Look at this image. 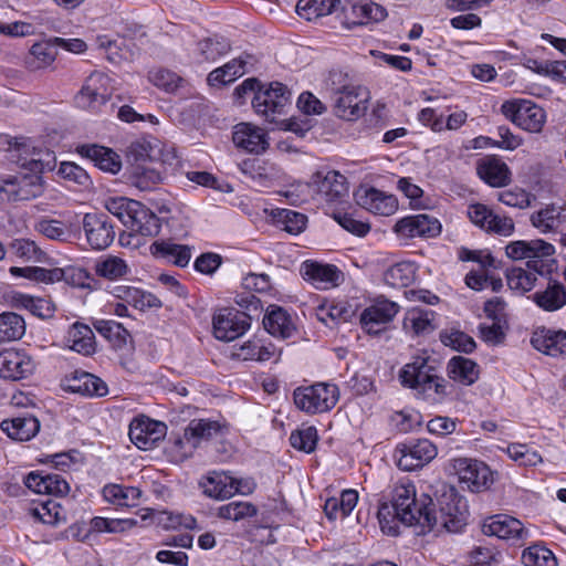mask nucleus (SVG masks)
Here are the masks:
<instances>
[{
    "mask_svg": "<svg viewBox=\"0 0 566 566\" xmlns=\"http://www.w3.org/2000/svg\"><path fill=\"white\" fill-rule=\"evenodd\" d=\"M32 514L42 523L50 525H56L64 522L66 518L65 511L62 509L61 504L51 499L42 501L35 505L32 509Z\"/></svg>",
    "mask_w": 566,
    "mask_h": 566,
    "instance_id": "49",
    "label": "nucleus"
},
{
    "mask_svg": "<svg viewBox=\"0 0 566 566\" xmlns=\"http://www.w3.org/2000/svg\"><path fill=\"white\" fill-rule=\"evenodd\" d=\"M291 93L279 82L270 84L268 88H259L253 95L252 106L255 112L272 122L275 114H281L290 105Z\"/></svg>",
    "mask_w": 566,
    "mask_h": 566,
    "instance_id": "10",
    "label": "nucleus"
},
{
    "mask_svg": "<svg viewBox=\"0 0 566 566\" xmlns=\"http://www.w3.org/2000/svg\"><path fill=\"white\" fill-rule=\"evenodd\" d=\"M522 562L525 566H557L554 554L541 545L526 548L522 554Z\"/></svg>",
    "mask_w": 566,
    "mask_h": 566,
    "instance_id": "54",
    "label": "nucleus"
},
{
    "mask_svg": "<svg viewBox=\"0 0 566 566\" xmlns=\"http://www.w3.org/2000/svg\"><path fill=\"white\" fill-rule=\"evenodd\" d=\"M356 23L367 24L369 22H378L385 19L386 10L381 6L370 1H359L352 7Z\"/></svg>",
    "mask_w": 566,
    "mask_h": 566,
    "instance_id": "51",
    "label": "nucleus"
},
{
    "mask_svg": "<svg viewBox=\"0 0 566 566\" xmlns=\"http://www.w3.org/2000/svg\"><path fill=\"white\" fill-rule=\"evenodd\" d=\"M339 3L340 0H298L296 12L301 18L313 21L332 14Z\"/></svg>",
    "mask_w": 566,
    "mask_h": 566,
    "instance_id": "37",
    "label": "nucleus"
},
{
    "mask_svg": "<svg viewBox=\"0 0 566 566\" xmlns=\"http://www.w3.org/2000/svg\"><path fill=\"white\" fill-rule=\"evenodd\" d=\"M128 434L138 449L151 450L166 437L167 426L143 416L132 421Z\"/></svg>",
    "mask_w": 566,
    "mask_h": 566,
    "instance_id": "12",
    "label": "nucleus"
},
{
    "mask_svg": "<svg viewBox=\"0 0 566 566\" xmlns=\"http://www.w3.org/2000/svg\"><path fill=\"white\" fill-rule=\"evenodd\" d=\"M77 151L103 171L117 174L122 168L119 155L111 148L99 145H82L77 148Z\"/></svg>",
    "mask_w": 566,
    "mask_h": 566,
    "instance_id": "24",
    "label": "nucleus"
},
{
    "mask_svg": "<svg viewBox=\"0 0 566 566\" xmlns=\"http://www.w3.org/2000/svg\"><path fill=\"white\" fill-rule=\"evenodd\" d=\"M293 399L295 406L308 415L323 413L336 406L339 400V389L335 384L317 382L296 388Z\"/></svg>",
    "mask_w": 566,
    "mask_h": 566,
    "instance_id": "4",
    "label": "nucleus"
},
{
    "mask_svg": "<svg viewBox=\"0 0 566 566\" xmlns=\"http://www.w3.org/2000/svg\"><path fill=\"white\" fill-rule=\"evenodd\" d=\"M34 229L50 240L66 241L70 237V231L65 223L56 219H40L35 223Z\"/></svg>",
    "mask_w": 566,
    "mask_h": 566,
    "instance_id": "55",
    "label": "nucleus"
},
{
    "mask_svg": "<svg viewBox=\"0 0 566 566\" xmlns=\"http://www.w3.org/2000/svg\"><path fill=\"white\" fill-rule=\"evenodd\" d=\"M139 201L127 199L124 197L109 198L105 202L106 210L116 217L125 227L130 219L133 210Z\"/></svg>",
    "mask_w": 566,
    "mask_h": 566,
    "instance_id": "59",
    "label": "nucleus"
},
{
    "mask_svg": "<svg viewBox=\"0 0 566 566\" xmlns=\"http://www.w3.org/2000/svg\"><path fill=\"white\" fill-rule=\"evenodd\" d=\"M10 273L31 281L44 284H53L62 281V268L45 269L40 266L10 268Z\"/></svg>",
    "mask_w": 566,
    "mask_h": 566,
    "instance_id": "40",
    "label": "nucleus"
},
{
    "mask_svg": "<svg viewBox=\"0 0 566 566\" xmlns=\"http://www.w3.org/2000/svg\"><path fill=\"white\" fill-rule=\"evenodd\" d=\"M532 300L544 311H557L566 305V287L559 282H551L545 290L535 292Z\"/></svg>",
    "mask_w": 566,
    "mask_h": 566,
    "instance_id": "31",
    "label": "nucleus"
},
{
    "mask_svg": "<svg viewBox=\"0 0 566 566\" xmlns=\"http://www.w3.org/2000/svg\"><path fill=\"white\" fill-rule=\"evenodd\" d=\"M438 454L437 447L428 439H418L397 446V465L403 471H413L431 462Z\"/></svg>",
    "mask_w": 566,
    "mask_h": 566,
    "instance_id": "9",
    "label": "nucleus"
},
{
    "mask_svg": "<svg viewBox=\"0 0 566 566\" xmlns=\"http://www.w3.org/2000/svg\"><path fill=\"white\" fill-rule=\"evenodd\" d=\"M509 457L522 465H536L542 462V457L527 444L512 443L507 447Z\"/></svg>",
    "mask_w": 566,
    "mask_h": 566,
    "instance_id": "61",
    "label": "nucleus"
},
{
    "mask_svg": "<svg viewBox=\"0 0 566 566\" xmlns=\"http://www.w3.org/2000/svg\"><path fill=\"white\" fill-rule=\"evenodd\" d=\"M69 343L74 352L88 356L95 352V336L92 328L82 323H75L69 331Z\"/></svg>",
    "mask_w": 566,
    "mask_h": 566,
    "instance_id": "34",
    "label": "nucleus"
},
{
    "mask_svg": "<svg viewBox=\"0 0 566 566\" xmlns=\"http://www.w3.org/2000/svg\"><path fill=\"white\" fill-rule=\"evenodd\" d=\"M25 333L24 319L13 313L0 314V344L20 339Z\"/></svg>",
    "mask_w": 566,
    "mask_h": 566,
    "instance_id": "44",
    "label": "nucleus"
},
{
    "mask_svg": "<svg viewBox=\"0 0 566 566\" xmlns=\"http://www.w3.org/2000/svg\"><path fill=\"white\" fill-rule=\"evenodd\" d=\"M433 317L432 311L420 307L409 308L403 318V328L415 335L429 334L434 329Z\"/></svg>",
    "mask_w": 566,
    "mask_h": 566,
    "instance_id": "33",
    "label": "nucleus"
},
{
    "mask_svg": "<svg viewBox=\"0 0 566 566\" xmlns=\"http://www.w3.org/2000/svg\"><path fill=\"white\" fill-rule=\"evenodd\" d=\"M150 252L157 258H163L177 266L185 268L191 259V248L186 244H177L171 241H155L150 245Z\"/></svg>",
    "mask_w": 566,
    "mask_h": 566,
    "instance_id": "29",
    "label": "nucleus"
},
{
    "mask_svg": "<svg viewBox=\"0 0 566 566\" xmlns=\"http://www.w3.org/2000/svg\"><path fill=\"white\" fill-rule=\"evenodd\" d=\"M263 325L271 335L283 339L290 338L295 332V326L287 312L274 305L268 308Z\"/></svg>",
    "mask_w": 566,
    "mask_h": 566,
    "instance_id": "28",
    "label": "nucleus"
},
{
    "mask_svg": "<svg viewBox=\"0 0 566 566\" xmlns=\"http://www.w3.org/2000/svg\"><path fill=\"white\" fill-rule=\"evenodd\" d=\"M102 493L108 503L125 507L137 506L142 496V491L138 488L122 484H107L103 488Z\"/></svg>",
    "mask_w": 566,
    "mask_h": 566,
    "instance_id": "32",
    "label": "nucleus"
},
{
    "mask_svg": "<svg viewBox=\"0 0 566 566\" xmlns=\"http://www.w3.org/2000/svg\"><path fill=\"white\" fill-rule=\"evenodd\" d=\"M275 350L274 345H265L259 339H253L241 345L233 356L242 360L265 361L275 355Z\"/></svg>",
    "mask_w": 566,
    "mask_h": 566,
    "instance_id": "41",
    "label": "nucleus"
},
{
    "mask_svg": "<svg viewBox=\"0 0 566 566\" xmlns=\"http://www.w3.org/2000/svg\"><path fill=\"white\" fill-rule=\"evenodd\" d=\"M112 94L109 76L102 72H93L75 95V104L83 109L98 111L111 99Z\"/></svg>",
    "mask_w": 566,
    "mask_h": 566,
    "instance_id": "8",
    "label": "nucleus"
},
{
    "mask_svg": "<svg viewBox=\"0 0 566 566\" xmlns=\"http://www.w3.org/2000/svg\"><path fill=\"white\" fill-rule=\"evenodd\" d=\"M416 268L410 262H399L387 269L384 274L386 284L392 287H403L415 280Z\"/></svg>",
    "mask_w": 566,
    "mask_h": 566,
    "instance_id": "48",
    "label": "nucleus"
},
{
    "mask_svg": "<svg viewBox=\"0 0 566 566\" xmlns=\"http://www.w3.org/2000/svg\"><path fill=\"white\" fill-rule=\"evenodd\" d=\"M399 379L403 387L416 390L424 399L437 401L446 395L444 379L437 375L426 353L413 356L401 368Z\"/></svg>",
    "mask_w": 566,
    "mask_h": 566,
    "instance_id": "3",
    "label": "nucleus"
},
{
    "mask_svg": "<svg viewBox=\"0 0 566 566\" xmlns=\"http://www.w3.org/2000/svg\"><path fill=\"white\" fill-rule=\"evenodd\" d=\"M531 344L546 355L564 356L566 355V332L542 328L533 334Z\"/></svg>",
    "mask_w": 566,
    "mask_h": 566,
    "instance_id": "25",
    "label": "nucleus"
},
{
    "mask_svg": "<svg viewBox=\"0 0 566 566\" xmlns=\"http://www.w3.org/2000/svg\"><path fill=\"white\" fill-rule=\"evenodd\" d=\"M203 493L216 500H224L235 494L232 476L226 472H212L201 483Z\"/></svg>",
    "mask_w": 566,
    "mask_h": 566,
    "instance_id": "30",
    "label": "nucleus"
},
{
    "mask_svg": "<svg viewBox=\"0 0 566 566\" xmlns=\"http://www.w3.org/2000/svg\"><path fill=\"white\" fill-rule=\"evenodd\" d=\"M30 171L15 174H0V202L18 203L30 201L44 193V180L41 176L43 164L40 160H30L23 164Z\"/></svg>",
    "mask_w": 566,
    "mask_h": 566,
    "instance_id": "2",
    "label": "nucleus"
},
{
    "mask_svg": "<svg viewBox=\"0 0 566 566\" xmlns=\"http://www.w3.org/2000/svg\"><path fill=\"white\" fill-rule=\"evenodd\" d=\"M305 187L313 198L327 203L339 201L348 195L346 177L335 170L316 171Z\"/></svg>",
    "mask_w": 566,
    "mask_h": 566,
    "instance_id": "7",
    "label": "nucleus"
},
{
    "mask_svg": "<svg viewBox=\"0 0 566 566\" xmlns=\"http://www.w3.org/2000/svg\"><path fill=\"white\" fill-rule=\"evenodd\" d=\"M126 303L140 311L161 306V302L158 297L134 286L130 287Z\"/></svg>",
    "mask_w": 566,
    "mask_h": 566,
    "instance_id": "64",
    "label": "nucleus"
},
{
    "mask_svg": "<svg viewBox=\"0 0 566 566\" xmlns=\"http://www.w3.org/2000/svg\"><path fill=\"white\" fill-rule=\"evenodd\" d=\"M245 61L241 59H233L221 67H218L209 73L208 82L211 85L229 84L244 74Z\"/></svg>",
    "mask_w": 566,
    "mask_h": 566,
    "instance_id": "47",
    "label": "nucleus"
},
{
    "mask_svg": "<svg viewBox=\"0 0 566 566\" xmlns=\"http://www.w3.org/2000/svg\"><path fill=\"white\" fill-rule=\"evenodd\" d=\"M358 502V493L355 490H345L340 497L327 499L324 512L329 520L348 516Z\"/></svg>",
    "mask_w": 566,
    "mask_h": 566,
    "instance_id": "35",
    "label": "nucleus"
},
{
    "mask_svg": "<svg viewBox=\"0 0 566 566\" xmlns=\"http://www.w3.org/2000/svg\"><path fill=\"white\" fill-rule=\"evenodd\" d=\"M334 113L346 120H355L364 115L367 109L368 92L361 85H354L332 99Z\"/></svg>",
    "mask_w": 566,
    "mask_h": 566,
    "instance_id": "15",
    "label": "nucleus"
},
{
    "mask_svg": "<svg viewBox=\"0 0 566 566\" xmlns=\"http://www.w3.org/2000/svg\"><path fill=\"white\" fill-rule=\"evenodd\" d=\"M71 389L75 392L97 397H103L108 391L106 384L101 378L88 373H83L71 386Z\"/></svg>",
    "mask_w": 566,
    "mask_h": 566,
    "instance_id": "53",
    "label": "nucleus"
},
{
    "mask_svg": "<svg viewBox=\"0 0 566 566\" xmlns=\"http://www.w3.org/2000/svg\"><path fill=\"white\" fill-rule=\"evenodd\" d=\"M442 343L455 350L471 353L475 348L474 339L461 331H452L441 336Z\"/></svg>",
    "mask_w": 566,
    "mask_h": 566,
    "instance_id": "62",
    "label": "nucleus"
},
{
    "mask_svg": "<svg viewBox=\"0 0 566 566\" xmlns=\"http://www.w3.org/2000/svg\"><path fill=\"white\" fill-rule=\"evenodd\" d=\"M83 229L87 242L95 250L106 249L114 241V226L105 213H85L83 217Z\"/></svg>",
    "mask_w": 566,
    "mask_h": 566,
    "instance_id": "16",
    "label": "nucleus"
},
{
    "mask_svg": "<svg viewBox=\"0 0 566 566\" xmlns=\"http://www.w3.org/2000/svg\"><path fill=\"white\" fill-rule=\"evenodd\" d=\"M220 431V424L209 419H192L185 428L188 442L192 447H199L202 441H208Z\"/></svg>",
    "mask_w": 566,
    "mask_h": 566,
    "instance_id": "38",
    "label": "nucleus"
},
{
    "mask_svg": "<svg viewBox=\"0 0 566 566\" xmlns=\"http://www.w3.org/2000/svg\"><path fill=\"white\" fill-rule=\"evenodd\" d=\"M95 272L98 276L107 280H117L128 273L126 262L115 255H107L95 264Z\"/></svg>",
    "mask_w": 566,
    "mask_h": 566,
    "instance_id": "50",
    "label": "nucleus"
},
{
    "mask_svg": "<svg viewBox=\"0 0 566 566\" xmlns=\"http://www.w3.org/2000/svg\"><path fill=\"white\" fill-rule=\"evenodd\" d=\"M277 218L284 224V230L293 234L303 231L307 220L305 214L289 209L280 210Z\"/></svg>",
    "mask_w": 566,
    "mask_h": 566,
    "instance_id": "63",
    "label": "nucleus"
},
{
    "mask_svg": "<svg viewBox=\"0 0 566 566\" xmlns=\"http://www.w3.org/2000/svg\"><path fill=\"white\" fill-rule=\"evenodd\" d=\"M93 326L113 347L122 348L126 345L129 333L120 323L112 319H96Z\"/></svg>",
    "mask_w": 566,
    "mask_h": 566,
    "instance_id": "42",
    "label": "nucleus"
},
{
    "mask_svg": "<svg viewBox=\"0 0 566 566\" xmlns=\"http://www.w3.org/2000/svg\"><path fill=\"white\" fill-rule=\"evenodd\" d=\"M258 513V509L250 502H230L218 509L217 515L223 520L234 522L253 517Z\"/></svg>",
    "mask_w": 566,
    "mask_h": 566,
    "instance_id": "52",
    "label": "nucleus"
},
{
    "mask_svg": "<svg viewBox=\"0 0 566 566\" xmlns=\"http://www.w3.org/2000/svg\"><path fill=\"white\" fill-rule=\"evenodd\" d=\"M398 304L388 300H378L360 314V323L368 334H379L386 324L397 315Z\"/></svg>",
    "mask_w": 566,
    "mask_h": 566,
    "instance_id": "20",
    "label": "nucleus"
},
{
    "mask_svg": "<svg viewBox=\"0 0 566 566\" xmlns=\"http://www.w3.org/2000/svg\"><path fill=\"white\" fill-rule=\"evenodd\" d=\"M9 250L12 254L25 261L40 262L45 255L34 241L22 238L13 240Z\"/></svg>",
    "mask_w": 566,
    "mask_h": 566,
    "instance_id": "57",
    "label": "nucleus"
},
{
    "mask_svg": "<svg viewBox=\"0 0 566 566\" xmlns=\"http://www.w3.org/2000/svg\"><path fill=\"white\" fill-rule=\"evenodd\" d=\"M232 139L238 148L248 153L260 154L269 147L265 132L249 123H240L234 126Z\"/></svg>",
    "mask_w": 566,
    "mask_h": 566,
    "instance_id": "23",
    "label": "nucleus"
},
{
    "mask_svg": "<svg viewBox=\"0 0 566 566\" xmlns=\"http://www.w3.org/2000/svg\"><path fill=\"white\" fill-rule=\"evenodd\" d=\"M0 427L11 439L29 441L39 432L40 421L32 415H23L3 420Z\"/></svg>",
    "mask_w": 566,
    "mask_h": 566,
    "instance_id": "26",
    "label": "nucleus"
},
{
    "mask_svg": "<svg viewBox=\"0 0 566 566\" xmlns=\"http://www.w3.org/2000/svg\"><path fill=\"white\" fill-rule=\"evenodd\" d=\"M317 440L318 436L315 427L293 431L290 436L291 446L306 453H311L315 450Z\"/></svg>",
    "mask_w": 566,
    "mask_h": 566,
    "instance_id": "58",
    "label": "nucleus"
},
{
    "mask_svg": "<svg viewBox=\"0 0 566 566\" xmlns=\"http://www.w3.org/2000/svg\"><path fill=\"white\" fill-rule=\"evenodd\" d=\"M501 112L513 124L530 133H539L546 122L545 111L528 99L506 101Z\"/></svg>",
    "mask_w": 566,
    "mask_h": 566,
    "instance_id": "6",
    "label": "nucleus"
},
{
    "mask_svg": "<svg viewBox=\"0 0 566 566\" xmlns=\"http://www.w3.org/2000/svg\"><path fill=\"white\" fill-rule=\"evenodd\" d=\"M531 222L543 233L554 231L559 226V211L553 206H547L534 212Z\"/></svg>",
    "mask_w": 566,
    "mask_h": 566,
    "instance_id": "56",
    "label": "nucleus"
},
{
    "mask_svg": "<svg viewBox=\"0 0 566 566\" xmlns=\"http://www.w3.org/2000/svg\"><path fill=\"white\" fill-rule=\"evenodd\" d=\"M479 177L491 187H503L510 182V169L497 157L491 156L482 159L476 167Z\"/></svg>",
    "mask_w": 566,
    "mask_h": 566,
    "instance_id": "27",
    "label": "nucleus"
},
{
    "mask_svg": "<svg viewBox=\"0 0 566 566\" xmlns=\"http://www.w3.org/2000/svg\"><path fill=\"white\" fill-rule=\"evenodd\" d=\"M249 327V316L241 312L223 310L213 316V333L220 340L231 342L243 335Z\"/></svg>",
    "mask_w": 566,
    "mask_h": 566,
    "instance_id": "19",
    "label": "nucleus"
},
{
    "mask_svg": "<svg viewBox=\"0 0 566 566\" xmlns=\"http://www.w3.org/2000/svg\"><path fill=\"white\" fill-rule=\"evenodd\" d=\"M359 207L374 214L391 216L398 209V200L392 195H387L376 188L360 189L355 193Z\"/></svg>",
    "mask_w": 566,
    "mask_h": 566,
    "instance_id": "21",
    "label": "nucleus"
},
{
    "mask_svg": "<svg viewBox=\"0 0 566 566\" xmlns=\"http://www.w3.org/2000/svg\"><path fill=\"white\" fill-rule=\"evenodd\" d=\"M300 273L305 281L318 290L338 286L344 280L343 272L336 265L311 260L302 263Z\"/></svg>",
    "mask_w": 566,
    "mask_h": 566,
    "instance_id": "18",
    "label": "nucleus"
},
{
    "mask_svg": "<svg viewBox=\"0 0 566 566\" xmlns=\"http://www.w3.org/2000/svg\"><path fill=\"white\" fill-rule=\"evenodd\" d=\"M448 375L462 385H472L479 377V368L473 360L455 356L448 363Z\"/></svg>",
    "mask_w": 566,
    "mask_h": 566,
    "instance_id": "36",
    "label": "nucleus"
},
{
    "mask_svg": "<svg viewBox=\"0 0 566 566\" xmlns=\"http://www.w3.org/2000/svg\"><path fill=\"white\" fill-rule=\"evenodd\" d=\"M34 368L32 358L24 352L6 349L0 352V377L19 380L32 374Z\"/></svg>",
    "mask_w": 566,
    "mask_h": 566,
    "instance_id": "22",
    "label": "nucleus"
},
{
    "mask_svg": "<svg viewBox=\"0 0 566 566\" xmlns=\"http://www.w3.org/2000/svg\"><path fill=\"white\" fill-rule=\"evenodd\" d=\"M356 85L349 74L339 69L331 70L322 81V91L332 99Z\"/></svg>",
    "mask_w": 566,
    "mask_h": 566,
    "instance_id": "45",
    "label": "nucleus"
},
{
    "mask_svg": "<svg viewBox=\"0 0 566 566\" xmlns=\"http://www.w3.org/2000/svg\"><path fill=\"white\" fill-rule=\"evenodd\" d=\"M163 158L153 165H137L130 176V182L142 191L154 189L164 180V176L172 169L177 161L170 153L163 154Z\"/></svg>",
    "mask_w": 566,
    "mask_h": 566,
    "instance_id": "13",
    "label": "nucleus"
},
{
    "mask_svg": "<svg viewBox=\"0 0 566 566\" xmlns=\"http://www.w3.org/2000/svg\"><path fill=\"white\" fill-rule=\"evenodd\" d=\"M160 227L159 218L144 205L138 202L126 224V228L129 229L132 233L127 235L120 234L119 242L122 245H129L132 244L130 239L137 234L143 237H155L159 233Z\"/></svg>",
    "mask_w": 566,
    "mask_h": 566,
    "instance_id": "17",
    "label": "nucleus"
},
{
    "mask_svg": "<svg viewBox=\"0 0 566 566\" xmlns=\"http://www.w3.org/2000/svg\"><path fill=\"white\" fill-rule=\"evenodd\" d=\"M554 247L543 240L513 241L505 248L506 255L512 260L526 259V266L541 275L551 271Z\"/></svg>",
    "mask_w": 566,
    "mask_h": 566,
    "instance_id": "5",
    "label": "nucleus"
},
{
    "mask_svg": "<svg viewBox=\"0 0 566 566\" xmlns=\"http://www.w3.org/2000/svg\"><path fill=\"white\" fill-rule=\"evenodd\" d=\"M55 57L56 50L53 44L50 42H38L31 46L25 64L30 71H36L51 65Z\"/></svg>",
    "mask_w": 566,
    "mask_h": 566,
    "instance_id": "43",
    "label": "nucleus"
},
{
    "mask_svg": "<svg viewBox=\"0 0 566 566\" xmlns=\"http://www.w3.org/2000/svg\"><path fill=\"white\" fill-rule=\"evenodd\" d=\"M202 61H216L230 50L229 42L223 38L205 39L198 43Z\"/></svg>",
    "mask_w": 566,
    "mask_h": 566,
    "instance_id": "60",
    "label": "nucleus"
},
{
    "mask_svg": "<svg viewBox=\"0 0 566 566\" xmlns=\"http://www.w3.org/2000/svg\"><path fill=\"white\" fill-rule=\"evenodd\" d=\"M452 468L462 483L472 492H481L491 486L494 481L491 469L481 461L459 458L452 461Z\"/></svg>",
    "mask_w": 566,
    "mask_h": 566,
    "instance_id": "11",
    "label": "nucleus"
},
{
    "mask_svg": "<svg viewBox=\"0 0 566 566\" xmlns=\"http://www.w3.org/2000/svg\"><path fill=\"white\" fill-rule=\"evenodd\" d=\"M443 497L437 512L428 494L417 495L415 484L409 480H401L392 490L390 504L382 503L378 510L381 531L397 536L401 523L419 527L418 534L460 532L467 525V505L455 493Z\"/></svg>",
    "mask_w": 566,
    "mask_h": 566,
    "instance_id": "1",
    "label": "nucleus"
},
{
    "mask_svg": "<svg viewBox=\"0 0 566 566\" xmlns=\"http://www.w3.org/2000/svg\"><path fill=\"white\" fill-rule=\"evenodd\" d=\"M482 531L488 536L512 541L514 544H522L528 538V530L522 522L506 514H497L485 520Z\"/></svg>",
    "mask_w": 566,
    "mask_h": 566,
    "instance_id": "14",
    "label": "nucleus"
},
{
    "mask_svg": "<svg viewBox=\"0 0 566 566\" xmlns=\"http://www.w3.org/2000/svg\"><path fill=\"white\" fill-rule=\"evenodd\" d=\"M241 171L249 175L253 180L261 185H265L269 181L274 180L279 177V168L265 160L261 159H248L240 165Z\"/></svg>",
    "mask_w": 566,
    "mask_h": 566,
    "instance_id": "39",
    "label": "nucleus"
},
{
    "mask_svg": "<svg viewBox=\"0 0 566 566\" xmlns=\"http://www.w3.org/2000/svg\"><path fill=\"white\" fill-rule=\"evenodd\" d=\"M537 274V272L528 268H512L506 272L507 285L511 290L523 294L535 286Z\"/></svg>",
    "mask_w": 566,
    "mask_h": 566,
    "instance_id": "46",
    "label": "nucleus"
}]
</instances>
